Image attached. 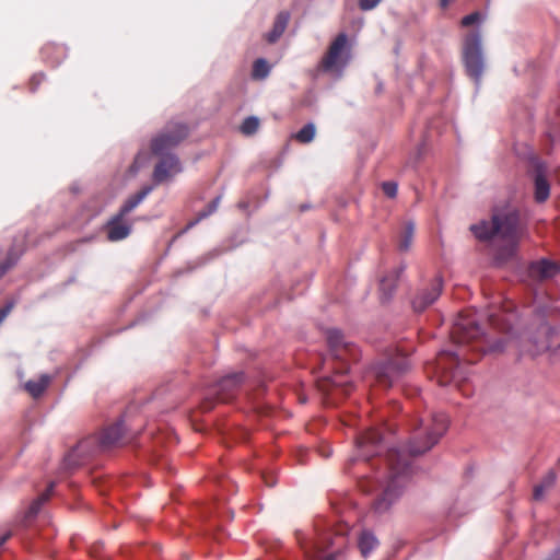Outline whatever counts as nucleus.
I'll return each mask as SVG.
<instances>
[{
	"instance_id": "1",
	"label": "nucleus",
	"mask_w": 560,
	"mask_h": 560,
	"mask_svg": "<svg viewBox=\"0 0 560 560\" xmlns=\"http://www.w3.org/2000/svg\"><path fill=\"white\" fill-rule=\"evenodd\" d=\"M452 339L458 346L456 351H441L433 364L434 377L441 386L451 383L458 384L465 378L464 363H474L475 359L468 357L465 345L471 343L472 351L483 350L482 331L479 327L475 314L468 312L459 314L452 332Z\"/></svg>"
},
{
	"instance_id": "2",
	"label": "nucleus",
	"mask_w": 560,
	"mask_h": 560,
	"mask_svg": "<svg viewBox=\"0 0 560 560\" xmlns=\"http://www.w3.org/2000/svg\"><path fill=\"white\" fill-rule=\"evenodd\" d=\"M475 236L481 241L500 237L505 242L504 247L499 252L501 260L512 257L517 248L518 242L525 237V229L521 225L520 214L516 210L509 209L494 213L490 222L482 221L471 226Z\"/></svg>"
},
{
	"instance_id": "3",
	"label": "nucleus",
	"mask_w": 560,
	"mask_h": 560,
	"mask_svg": "<svg viewBox=\"0 0 560 560\" xmlns=\"http://www.w3.org/2000/svg\"><path fill=\"white\" fill-rule=\"evenodd\" d=\"M188 135V129L184 124L170 122L151 140V151L161 156L153 172V180L161 184L170 180L182 172L178 159L167 152L178 145Z\"/></svg>"
},
{
	"instance_id": "4",
	"label": "nucleus",
	"mask_w": 560,
	"mask_h": 560,
	"mask_svg": "<svg viewBox=\"0 0 560 560\" xmlns=\"http://www.w3.org/2000/svg\"><path fill=\"white\" fill-rule=\"evenodd\" d=\"M386 465L388 469L387 479L380 485L381 493L373 504L377 513L388 510L390 504L401 494L410 471L409 458L405 452L398 450L388 451Z\"/></svg>"
},
{
	"instance_id": "5",
	"label": "nucleus",
	"mask_w": 560,
	"mask_h": 560,
	"mask_svg": "<svg viewBox=\"0 0 560 560\" xmlns=\"http://www.w3.org/2000/svg\"><path fill=\"white\" fill-rule=\"evenodd\" d=\"M327 341L335 359L340 361L342 366L336 369V372L331 376L324 377L319 381V388L324 392H329L334 388H341L343 393H348V386L350 381L346 377V368L343 363L347 359L357 361L359 358L358 348L345 340L342 334L337 329H331L327 334Z\"/></svg>"
},
{
	"instance_id": "6",
	"label": "nucleus",
	"mask_w": 560,
	"mask_h": 560,
	"mask_svg": "<svg viewBox=\"0 0 560 560\" xmlns=\"http://www.w3.org/2000/svg\"><path fill=\"white\" fill-rule=\"evenodd\" d=\"M448 419L445 413H433L430 419H419L415 424L408 445L410 455H421L433 447L445 433Z\"/></svg>"
},
{
	"instance_id": "7",
	"label": "nucleus",
	"mask_w": 560,
	"mask_h": 560,
	"mask_svg": "<svg viewBox=\"0 0 560 560\" xmlns=\"http://www.w3.org/2000/svg\"><path fill=\"white\" fill-rule=\"evenodd\" d=\"M152 186H144L140 191L130 196L121 206L119 212L107 223V238L117 242L126 238L131 233L132 222L126 215L137 208L152 191Z\"/></svg>"
},
{
	"instance_id": "8",
	"label": "nucleus",
	"mask_w": 560,
	"mask_h": 560,
	"mask_svg": "<svg viewBox=\"0 0 560 560\" xmlns=\"http://www.w3.org/2000/svg\"><path fill=\"white\" fill-rule=\"evenodd\" d=\"M463 60L468 75L475 81L476 85H479L485 69L479 32H471L465 36Z\"/></svg>"
},
{
	"instance_id": "9",
	"label": "nucleus",
	"mask_w": 560,
	"mask_h": 560,
	"mask_svg": "<svg viewBox=\"0 0 560 560\" xmlns=\"http://www.w3.org/2000/svg\"><path fill=\"white\" fill-rule=\"evenodd\" d=\"M347 43L348 38L345 33L334 39L319 63L323 71L340 73L343 70L348 62Z\"/></svg>"
},
{
	"instance_id": "10",
	"label": "nucleus",
	"mask_w": 560,
	"mask_h": 560,
	"mask_svg": "<svg viewBox=\"0 0 560 560\" xmlns=\"http://www.w3.org/2000/svg\"><path fill=\"white\" fill-rule=\"evenodd\" d=\"M409 368V359L406 355L398 354L375 366L374 374L381 385L392 386Z\"/></svg>"
},
{
	"instance_id": "11",
	"label": "nucleus",
	"mask_w": 560,
	"mask_h": 560,
	"mask_svg": "<svg viewBox=\"0 0 560 560\" xmlns=\"http://www.w3.org/2000/svg\"><path fill=\"white\" fill-rule=\"evenodd\" d=\"M442 291V280L435 278L429 288L421 290L412 300V307L416 312L424 311L429 305L433 304L440 296Z\"/></svg>"
},
{
	"instance_id": "12",
	"label": "nucleus",
	"mask_w": 560,
	"mask_h": 560,
	"mask_svg": "<svg viewBox=\"0 0 560 560\" xmlns=\"http://www.w3.org/2000/svg\"><path fill=\"white\" fill-rule=\"evenodd\" d=\"M559 271L558 262L545 258L533 261L528 267V276L539 281L553 278Z\"/></svg>"
},
{
	"instance_id": "13",
	"label": "nucleus",
	"mask_w": 560,
	"mask_h": 560,
	"mask_svg": "<svg viewBox=\"0 0 560 560\" xmlns=\"http://www.w3.org/2000/svg\"><path fill=\"white\" fill-rule=\"evenodd\" d=\"M382 440V434L376 429L368 430L357 439V445L361 452L360 456L364 459H369L370 456L376 454Z\"/></svg>"
},
{
	"instance_id": "14",
	"label": "nucleus",
	"mask_w": 560,
	"mask_h": 560,
	"mask_svg": "<svg viewBox=\"0 0 560 560\" xmlns=\"http://www.w3.org/2000/svg\"><path fill=\"white\" fill-rule=\"evenodd\" d=\"M243 373H236L223 377L217 386L218 388L215 394L218 395V399L222 401L229 400L231 392H233L243 382Z\"/></svg>"
},
{
	"instance_id": "15",
	"label": "nucleus",
	"mask_w": 560,
	"mask_h": 560,
	"mask_svg": "<svg viewBox=\"0 0 560 560\" xmlns=\"http://www.w3.org/2000/svg\"><path fill=\"white\" fill-rule=\"evenodd\" d=\"M511 305L508 304L503 307L502 313L503 314H497L493 312H490L488 314V320L489 323L498 328L499 330H510L512 320L514 319L515 315L510 312Z\"/></svg>"
},
{
	"instance_id": "16",
	"label": "nucleus",
	"mask_w": 560,
	"mask_h": 560,
	"mask_svg": "<svg viewBox=\"0 0 560 560\" xmlns=\"http://www.w3.org/2000/svg\"><path fill=\"white\" fill-rule=\"evenodd\" d=\"M124 431V425L120 421L106 428L100 438L102 446L109 447L118 444L122 439Z\"/></svg>"
},
{
	"instance_id": "17",
	"label": "nucleus",
	"mask_w": 560,
	"mask_h": 560,
	"mask_svg": "<svg viewBox=\"0 0 560 560\" xmlns=\"http://www.w3.org/2000/svg\"><path fill=\"white\" fill-rule=\"evenodd\" d=\"M402 268H397L381 279L380 291L383 301H388L392 298Z\"/></svg>"
},
{
	"instance_id": "18",
	"label": "nucleus",
	"mask_w": 560,
	"mask_h": 560,
	"mask_svg": "<svg viewBox=\"0 0 560 560\" xmlns=\"http://www.w3.org/2000/svg\"><path fill=\"white\" fill-rule=\"evenodd\" d=\"M550 192L549 184L546 179L545 172L541 165L537 166L535 174V200L544 202L548 199Z\"/></svg>"
},
{
	"instance_id": "19",
	"label": "nucleus",
	"mask_w": 560,
	"mask_h": 560,
	"mask_svg": "<svg viewBox=\"0 0 560 560\" xmlns=\"http://www.w3.org/2000/svg\"><path fill=\"white\" fill-rule=\"evenodd\" d=\"M290 20V14L288 12H280L276 21L273 23V27L270 33L267 35V40L269 43H275L285 31L288 23Z\"/></svg>"
},
{
	"instance_id": "20",
	"label": "nucleus",
	"mask_w": 560,
	"mask_h": 560,
	"mask_svg": "<svg viewBox=\"0 0 560 560\" xmlns=\"http://www.w3.org/2000/svg\"><path fill=\"white\" fill-rule=\"evenodd\" d=\"M415 224L410 221L405 222L398 236V248L401 252H407L413 240Z\"/></svg>"
},
{
	"instance_id": "21",
	"label": "nucleus",
	"mask_w": 560,
	"mask_h": 560,
	"mask_svg": "<svg viewBox=\"0 0 560 560\" xmlns=\"http://www.w3.org/2000/svg\"><path fill=\"white\" fill-rule=\"evenodd\" d=\"M43 58L55 66L61 62L65 57V49L54 44H47L42 48Z\"/></svg>"
},
{
	"instance_id": "22",
	"label": "nucleus",
	"mask_w": 560,
	"mask_h": 560,
	"mask_svg": "<svg viewBox=\"0 0 560 560\" xmlns=\"http://www.w3.org/2000/svg\"><path fill=\"white\" fill-rule=\"evenodd\" d=\"M556 479V472L553 470H549L542 478L541 482L535 486L533 493L534 499L541 500L545 497V493L555 486Z\"/></svg>"
},
{
	"instance_id": "23",
	"label": "nucleus",
	"mask_w": 560,
	"mask_h": 560,
	"mask_svg": "<svg viewBox=\"0 0 560 560\" xmlns=\"http://www.w3.org/2000/svg\"><path fill=\"white\" fill-rule=\"evenodd\" d=\"M49 382L50 377L48 375H42L37 381H28L25 384V388L33 397H39L47 388Z\"/></svg>"
},
{
	"instance_id": "24",
	"label": "nucleus",
	"mask_w": 560,
	"mask_h": 560,
	"mask_svg": "<svg viewBox=\"0 0 560 560\" xmlns=\"http://www.w3.org/2000/svg\"><path fill=\"white\" fill-rule=\"evenodd\" d=\"M378 541L373 534L370 532H363L359 539V548L363 557H368L369 553L377 546Z\"/></svg>"
},
{
	"instance_id": "25",
	"label": "nucleus",
	"mask_w": 560,
	"mask_h": 560,
	"mask_svg": "<svg viewBox=\"0 0 560 560\" xmlns=\"http://www.w3.org/2000/svg\"><path fill=\"white\" fill-rule=\"evenodd\" d=\"M315 132H316V129H315V126L314 124L310 122V124H306L296 135H295V139L301 142V143H310L311 141H313L314 137H315Z\"/></svg>"
},
{
	"instance_id": "26",
	"label": "nucleus",
	"mask_w": 560,
	"mask_h": 560,
	"mask_svg": "<svg viewBox=\"0 0 560 560\" xmlns=\"http://www.w3.org/2000/svg\"><path fill=\"white\" fill-rule=\"evenodd\" d=\"M55 485L54 482H51L47 490L45 492H43L33 503L32 505L30 506V511L28 513L33 516V515H36L42 506L43 503H45L49 498H50V494H51V491L54 489Z\"/></svg>"
},
{
	"instance_id": "27",
	"label": "nucleus",
	"mask_w": 560,
	"mask_h": 560,
	"mask_svg": "<svg viewBox=\"0 0 560 560\" xmlns=\"http://www.w3.org/2000/svg\"><path fill=\"white\" fill-rule=\"evenodd\" d=\"M270 71V67L265 59H257L253 66V78L265 79Z\"/></svg>"
},
{
	"instance_id": "28",
	"label": "nucleus",
	"mask_w": 560,
	"mask_h": 560,
	"mask_svg": "<svg viewBox=\"0 0 560 560\" xmlns=\"http://www.w3.org/2000/svg\"><path fill=\"white\" fill-rule=\"evenodd\" d=\"M258 128L259 119L257 117L250 116L243 121L241 126V131L246 136H250L254 135L258 130Z\"/></svg>"
},
{
	"instance_id": "29",
	"label": "nucleus",
	"mask_w": 560,
	"mask_h": 560,
	"mask_svg": "<svg viewBox=\"0 0 560 560\" xmlns=\"http://www.w3.org/2000/svg\"><path fill=\"white\" fill-rule=\"evenodd\" d=\"M219 201H220V198L217 197L215 199H213L205 210H202L199 214H198V218L190 222L189 223V226H192L195 225L198 221H200L201 219H205L207 217H209L210 214H212L213 212H215V210L218 209V206H219Z\"/></svg>"
},
{
	"instance_id": "30",
	"label": "nucleus",
	"mask_w": 560,
	"mask_h": 560,
	"mask_svg": "<svg viewBox=\"0 0 560 560\" xmlns=\"http://www.w3.org/2000/svg\"><path fill=\"white\" fill-rule=\"evenodd\" d=\"M397 184L395 182H384L382 184V189L384 191V194L389 197V198H394L396 197L397 195Z\"/></svg>"
},
{
	"instance_id": "31",
	"label": "nucleus",
	"mask_w": 560,
	"mask_h": 560,
	"mask_svg": "<svg viewBox=\"0 0 560 560\" xmlns=\"http://www.w3.org/2000/svg\"><path fill=\"white\" fill-rule=\"evenodd\" d=\"M481 19L480 14L478 12L470 13L463 18L462 25L463 26H470L477 22H479Z\"/></svg>"
},
{
	"instance_id": "32",
	"label": "nucleus",
	"mask_w": 560,
	"mask_h": 560,
	"mask_svg": "<svg viewBox=\"0 0 560 560\" xmlns=\"http://www.w3.org/2000/svg\"><path fill=\"white\" fill-rule=\"evenodd\" d=\"M382 0H360L359 7L363 11H369L377 7Z\"/></svg>"
},
{
	"instance_id": "33",
	"label": "nucleus",
	"mask_w": 560,
	"mask_h": 560,
	"mask_svg": "<svg viewBox=\"0 0 560 560\" xmlns=\"http://www.w3.org/2000/svg\"><path fill=\"white\" fill-rule=\"evenodd\" d=\"M42 75H34L31 80L32 91H35L36 85L39 84Z\"/></svg>"
},
{
	"instance_id": "34",
	"label": "nucleus",
	"mask_w": 560,
	"mask_h": 560,
	"mask_svg": "<svg viewBox=\"0 0 560 560\" xmlns=\"http://www.w3.org/2000/svg\"><path fill=\"white\" fill-rule=\"evenodd\" d=\"M13 264H14V260H9L4 266H2L0 276H2Z\"/></svg>"
},
{
	"instance_id": "35",
	"label": "nucleus",
	"mask_w": 560,
	"mask_h": 560,
	"mask_svg": "<svg viewBox=\"0 0 560 560\" xmlns=\"http://www.w3.org/2000/svg\"><path fill=\"white\" fill-rule=\"evenodd\" d=\"M10 536H11L10 532L0 536V547L10 538Z\"/></svg>"
},
{
	"instance_id": "36",
	"label": "nucleus",
	"mask_w": 560,
	"mask_h": 560,
	"mask_svg": "<svg viewBox=\"0 0 560 560\" xmlns=\"http://www.w3.org/2000/svg\"><path fill=\"white\" fill-rule=\"evenodd\" d=\"M361 488H362V490H364V491H366V492L372 491V488L370 487V481H369V480L363 481V482L361 483Z\"/></svg>"
},
{
	"instance_id": "37",
	"label": "nucleus",
	"mask_w": 560,
	"mask_h": 560,
	"mask_svg": "<svg viewBox=\"0 0 560 560\" xmlns=\"http://www.w3.org/2000/svg\"><path fill=\"white\" fill-rule=\"evenodd\" d=\"M548 348H549V345H548L547 342H541V343H539V345L537 346V349H536V351H535V352H540V351L546 350V349H548Z\"/></svg>"
},
{
	"instance_id": "38",
	"label": "nucleus",
	"mask_w": 560,
	"mask_h": 560,
	"mask_svg": "<svg viewBox=\"0 0 560 560\" xmlns=\"http://www.w3.org/2000/svg\"><path fill=\"white\" fill-rule=\"evenodd\" d=\"M547 560H560V547L553 552V555Z\"/></svg>"
},
{
	"instance_id": "39",
	"label": "nucleus",
	"mask_w": 560,
	"mask_h": 560,
	"mask_svg": "<svg viewBox=\"0 0 560 560\" xmlns=\"http://www.w3.org/2000/svg\"><path fill=\"white\" fill-rule=\"evenodd\" d=\"M452 0H440V4L442 8H446L450 3H451Z\"/></svg>"
},
{
	"instance_id": "40",
	"label": "nucleus",
	"mask_w": 560,
	"mask_h": 560,
	"mask_svg": "<svg viewBox=\"0 0 560 560\" xmlns=\"http://www.w3.org/2000/svg\"><path fill=\"white\" fill-rule=\"evenodd\" d=\"M541 329H542L545 332H547V331H549V330H550V329H549V327H547V326H542V327H541Z\"/></svg>"
},
{
	"instance_id": "41",
	"label": "nucleus",
	"mask_w": 560,
	"mask_h": 560,
	"mask_svg": "<svg viewBox=\"0 0 560 560\" xmlns=\"http://www.w3.org/2000/svg\"><path fill=\"white\" fill-rule=\"evenodd\" d=\"M266 483H267L268 486H272V485H273L271 481H268V480H266Z\"/></svg>"
},
{
	"instance_id": "42",
	"label": "nucleus",
	"mask_w": 560,
	"mask_h": 560,
	"mask_svg": "<svg viewBox=\"0 0 560 560\" xmlns=\"http://www.w3.org/2000/svg\"><path fill=\"white\" fill-rule=\"evenodd\" d=\"M495 349H503V347H501L500 345H497V348Z\"/></svg>"
},
{
	"instance_id": "43",
	"label": "nucleus",
	"mask_w": 560,
	"mask_h": 560,
	"mask_svg": "<svg viewBox=\"0 0 560 560\" xmlns=\"http://www.w3.org/2000/svg\"><path fill=\"white\" fill-rule=\"evenodd\" d=\"M326 560H334V559H332V557L329 556L328 558H326Z\"/></svg>"
}]
</instances>
